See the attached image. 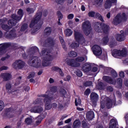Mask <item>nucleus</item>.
<instances>
[{
	"label": "nucleus",
	"mask_w": 128,
	"mask_h": 128,
	"mask_svg": "<svg viewBox=\"0 0 128 128\" xmlns=\"http://www.w3.org/2000/svg\"><path fill=\"white\" fill-rule=\"evenodd\" d=\"M40 55L44 56L43 61L42 64L40 59L38 56H34L31 66L36 68H42V66H50V60H52L56 58V56L52 53L48 52L46 49H42Z\"/></svg>",
	"instance_id": "f257e3e1"
},
{
	"label": "nucleus",
	"mask_w": 128,
	"mask_h": 128,
	"mask_svg": "<svg viewBox=\"0 0 128 128\" xmlns=\"http://www.w3.org/2000/svg\"><path fill=\"white\" fill-rule=\"evenodd\" d=\"M52 92L47 91L45 94L42 95L44 98V103L45 104L46 110H50L52 108V104L50 102L52 100V96H56V87H52L51 89Z\"/></svg>",
	"instance_id": "f03ea898"
},
{
	"label": "nucleus",
	"mask_w": 128,
	"mask_h": 128,
	"mask_svg": "<svg viewBox=\"0 0 128 128\" xmlns=\"http://www.w3.org/2000/svg\"><path fill=\"white\" fill-rule=\"evenodd\" d=\"M111 76L113 78H112L108 76H104L102 78L104 80L108 82V84H116L117 88H122V80L120 78H118L117 80V82H116V80H114V78H116L118 76V74L114 70H112L111 71Z\"/></svg>",
	"instance_id": "7ed1b4c3"
},
{
	"label": "nucleus",
	"mask_w": 128,
	"mask_h": 128,
	"mask_svg": "<svg viewBox=\"0 0 128 128\" xmlns=\"http://www.w3.org/2000/svg\"><path fill=\"white\" fill-rule=\"evenodd\" d=\"M92 50L94 54L97 56V58H99L104 60L108 58V54H106V52H105L102 54V50L100 46H98V45H94L92 47Z\"/></svg>",
	"instance_id": "20e7f679"
},
{
	"label": "nucleus",
	"mask_w": 128,
	"mask_h": 128,
	"mask_svg": "<svg viewBox=\"0 0 128 128\" xmlns=\"http://www.w3.org/2000/svg\"><path fill=\"white\" fill-rule=\"evenodd\" d=\"M8 20L6 18H4L3 19L0 20V26L2 27V30H6V32H8L10 30L11 28H12V26H14L16 24V21L12 20H10L8 22V24L10 26H8V25L4 24L6 22V21Z\"/></svg>",
	"instance_id": "39448f33"
},
{
	"label": "nucleus",
	"mask_w": 128,
	"mask_h": 128,
	"mask_svg": "<svg viewBox=\"0 0 128 128\" xmlns=\"http://www.w3.org/2000/svg\"><path fill=\"white\" fill-rule=\"evenodd\" d=\"M74 38L76 42L70 45V46L74 48H76L80 46V42H82L84 44V42H85L84 38L82 35L79 32L76 31L74 32Z\"/></svg>",
	"instance_id": "423d86ee"
},
{
	"label": "nucleus",
	"mask_w": 128,
	"mask_h": 128,
	"mask_svg": "<svg viewBox=\"0 0 128 128\" xmlns=\"http://www.w3.org/2000/svg\"><path fill=\"white\" fill-rule=\"evenodd\" d=\"M114 104V100H112L106 96H102L101 98V109L104 108V104L107 106V108H110L112 107V104Z\"/></svg>",
	"instance_id": "0eeeda50"
},
{
	"label": "nucleus",
	"mask_w": 128,
	"mask_h": 128,
	"mask_svg": "<svg viewBox=\"0 0 128 128\" xmlns=\"http://www.w3.org/2000/svg\"><path fill=\"white\" fill-rule=\"evenodd\" d=\"M84 60H88L86 56H84V58L78 57L75 60H74L66 59V62L68 66H79L80 63L78 62H84Z\"/></svg>",
	"instance_id": "6e6552de"
},
{
	"label": "nucleus",
	"mask_w": 128,
	"mask_h": 128,
	"mask_svg": "<svg viewBox=\"0 0 128 128\" xmlns=\"http://www.w3.org/2000/svg\"><path fill=\"white\" fill-rule=\"evenodd\" d=\"M40 18H42V13L40 12L38 14H36V16L34 20H32L30 24V28H33L35 24H38V26L36 30V32L40 28V26L42 24V21L40 20Z\"/></svg>",
	"instance_id": "1a4fd4ad"
},
{
	"label": "nucleus",
	"mask_w": 128,
	"mask_h": 128,
	"mask_svg": "<svg viewBox=\"0 0 128 128\" xmlns=\"http://www.w3.org/2000/svg\"><path fill=\"white\" fill-rule=\"evenodd\" d=\"M96 24L95 28L96 32H102V30L103 32L106 34L108 33V30H110L108 26L104 24H100L98 22H96ZM100 26H102V30L100 29Z\"/></svg>",
	"instance_id": "9d476101"
},
{
	"label": "nucleus",
	"mask_w": 128,
	"mask_h": 128,
	"mask_svg": "<svg viewBox=\"0 0 128 128\" xmlns=\"http://www.w3.org/2000/svg\"><path fill=\"white\" fill-rule=\"evenodd\" d=\"M128 52H126V49L123 48L122 51L118 49H114L112 51V56L114 58H118V56H126Z\"/></svg>",
	"instance_id": "9b49d317"
},
{
	"label": "nucleus",
	"mask_w": 128,
	"mask_h": 128,
	"mask_svg": "<svg viewBox=\"0 0 128 128\" xmlns=\"http://www.w3.org/2000/svg\"><path fill=\"white\" fill-rule=\"evenodd\" d=\"M126 20V14L123 13L122 16L120 14H118L114 18L112 24L116 26H118L119 24L122 22V20Z\"/></svg>",
	"instance_id": "f8f14e48"
},
{
	"label": "nucleus",
	"mask_w": 128,
	"mask_h": 128,
	"mask_svg": "<svg viewBox=\"0 0 128 128\" xmlns=\"http://www.w3.org/2000/svg\"><path fill=\"white\" fill-rule=\"evenodd\" d=\"M82 28L86 36H88L90 32V23L88 20H86L82 24Z\"/></svg>",
	"instance_id": "ddd939ff"
},
{
	"label": "nucleus",
	"mask_w": 128,
	"mask_h": 128,
	"mask_svg": "<svg viewBox=\"0 0 128 128\" xmlns=\"http://www.w3.org/2000/svg\"><path fill=\"white\" fill-rule=\"evenodd\" d=\"M14 68H22L24 66V62L22 60H16L12 64Z\"/></svg>",
	"instance_id": "4468645a"
},
{
	"label": "nucleus",
	"mask_w": 128,
	"mask_h": 128,
	"mask_svg": "<svg viewBox=\"0 0 128 128\" xmlns=\"http://www.w3.org/2000/svg\"><path fill=\"white\" fill-rule=\"evenodd\" d=\"M88 16L91 18H98L101 22H104V18L102 16V15L98 13H94V12H90L88 13Z\"/></svg>",
	"instance_id": "2eb2a0df"
},
{
	"label": "nucleus",
	"mask_w": 128,
	"mask_h": 128,
	"mask_svg": "<svg viewBox=\"0 0 128 128\" xmlns=\"http://www.w3.org/2000/svg\"><path fill=\"white\" fill-rule=\"evenodd\" d=\"M90 100L92 102V104L94 106H96V102H98V95L95 92L91 93L90 95Z\"/></svg>",
	"instance_id": "dca6fc26"
},
{
	"label": "nucleus",
	"mask_w": 128,
	"mask_h": 128,
	"mask_svg": "<svg viewBox=\"0 0 128 128\" xmlns=\"http://www.w3.org/2000/svg\"><path fill=\"white\" fill-rule=\"evenodd\" d=\"M18 16H16L15 14H13L12 15V18L13 20H22V16H24L22 10L20 9L18 11Z\"/></svg>",
	"instance_id": "f3484780"
},
{
	"label": "nucleus",
	"mask_w": 128,
	"mask_h": 128,
	"mask_svg": "<svg viewBox=\"0 0 128 128\" xmlns=\"http://www.w3.org/2000/svg\"><path fill=\"white\" fill-rule=\"evenodd\" d=\"M112 4H116V0H106L104 6L106 10H108V8H112Z\"/></svg>",
	"instance_id": "a211bd4d"
},
{
	"label": "nucleus",
	"mask_w": 128,
	"mask_h": 128,
	"mask_svg": "<svg viewBox=\"0 0 128 128\" xmlns=\"http://www.w3.org/2000/svg\"><path fill=\"white\" fill-rule=\"evenodd\" d=\"M91 70L92 64L88 63L84 64L82 68V70H83L84 72H90Z\"/></svg>",
	"instance_id": "6ab92c4d"
},
{
	"label": "nucleus",
	"mask_w": 128,
	"mask_h": 128,
	"mask_svg": "<svg viewBox=\"0 0 128 128\" xmlns=\"http://www.w3.org/2000/svg\"><path fill=\"white\" fill-rule=\"evenodd\" d=\"M42 110H44V109L42 108V107H40V106H36L33 108H32L30 110V112H34L35 114L36 113L40 114V112H42Z\"/></svg>",
	"instance_id": "aec40b11"
},
{
	"label": "nucleus",
	"mask_w": 128,
	"mask_h": 128,
	"mask_svg": "<svg viewBox=\"0 0 128 128\" xmlns=\"http://www.w3.org/2000/svg\"><path fill=\"white\" fill-rule=\"evenodd\" d=\"M0 78H4V80H8L10 78H12V75L10 73H4L0 75Z\"/></svg>",
	"instance_id": "412c9836"
},
{
	"label": "nucleus",
	"mask_w": 128,
	"mask_h": 128,
	"mask_svg": "<svg viewBox=\"0 0 128 128\" xmlns=\"http://www.w3.org/2000/svg\"><path fill=\"white\" fill-rule=\"evenodd\" d=\"M86 118L89 120H92L94 118V113L92 111H89L86 114Z\"/></svg>",
	"instance_id": "4be33fe9"
},
{
	"label": "nucleus",
	"mask_w": 128,
	"mask_h": 128,
	"mask_svg": "<svg viewBox=\"0 0 128 128\" xmlns=\"http://www.w3.org/2000/svg\"><path fill=\"white\" fill-rule=\"evenodd\" d=\"M118 124V120L116 119H112L110 121V128H116V124Z\"/></svg>",
	"instance_id": "5701e85b"
},
{
	"label": "nucleus",
	"mask_w": 128,
	"mask_h": 128,
	"mask_svg": "<svg viewBox=\"0 0 128 128\" xmlns=\"http://www.w3.org/2000/svg\"><path fill=\"white\" fill-rule=\"evenodd\" d=\"M10 46V43L0 44V52H4L6 48Z\"/></svg>",
	"instance_id": "b1692460"
},
{
	"label": "nucleus",
	"mask_w": 128,
	"mask_h": 128,
	"mask_svg": "<svg viewBox=\"0 0 128 128\" xmlns=\"http://www.w3.org/2000/svg\"><path fill=\"white\" fill-rule=\"evenodd\" d=\"M24 123L25 124H26L27 126H30V124H32V118L29 117L26 118L24 120Z\"/></svg>",
	"instance_id": "393cba45"
},
{
	"label": "nucleus",
	"mask_w": 128,
	"mask_h": 128,
	"mask_svg": "<svg viewBox=\"0 0 128 128\" xmlns=\"http://www.w3.org/2000/svg\"><path fill=\"white\" fill-rule=\"evenodd\" d=\"M116 40L118 42H122V40H124V34H118L116 35Z\"/></svg>",
	"instance_id": "a878e982"
},
{
	"label": "nucleus",
	"mask_w": 128,
	"mask_h": 128,
	"mask_svg": "<svg viewBox=\"0 0 128 128\" xmlns=\"http://www.w3.org/2000/svg\"><path fill=\"white\" fill-rule=\"evenodd\" d=\"M80 126V122L79 120H76L73 124V128H78Z\"/></svg>",
	"instance_id": "bb28decb"
},
{
	"label": "nucleus",
	"mask_w": 128,
	"mask_h": 128,
	"mask_svg": "<svg viewBox=\"0 0 128 128\" xmlns=\"http://www.w3.org/2000/svg\"><path fill=\"white\" fill-rule=\"evenodd\" d=\"M64 32L67 36H70L72 34V30L70 29H66L65 30Z\"/></svg>",
	"instance_id": "cd10ccee"
},
{
	"label": "nucleus",
	"mask_w": 128,
	"mask_h": 128,
	"mask_svg": "<svg viewBox=\"0 0 128 128\" xmlns=\"http://www.w3.org/2000/svg\"><path fill=\"white\" fill-rule=\"evenodd\" d=\"M44 32L46 36L50 35V34L52 32V28H50V27L46 28L44 30Z\"/></svg>",
	"instance_id": "c85d7f7f"
},
{
	"label": "nucleus",
	"mask_w": 128,
	"mask_h": 128,
	"mask_svg": "<svg viewBox=\"0 0 128 128\" xmlns=\"http://www.w3.org/2000/svg\"><path fill=\"white\" fill-rule=\"evenodd\" d=\"M57 14L58 16V24L59 26H62V23H60V20H62V13L60 12H58L57 13Z\"/></svg>",
	"instance_id": "c756f323"
},
{
	"label": "nucleus",
	"mask_w": 128,
	"mask_h": 128,
	"mask_svg": "<svg viewBox=\"0 0 128 128\" xmlns=\"http://www.w3.org/2000/svg\"><path fill=\"white\" fill-rule=\"evenodd\" d=\"M68 56L71 58H76L78 56V53L72 51L68 53Z\"/></svg>",
	"instance_id": "7c9ffc66"
},
{
	"label": "nucleus",
	"mask_w": 128,
	"mask_h": 128,
	"mask_svg": "<svg viewBox=\"0 0 128 128\" xmlns=\"http://www.w3.org/2000/svg\"><path fill=\"white\" fill-rule=\"evenodd\" d=\"M60 42L62 44V48H66V44H64V39L60 37Z\"/></svg>",
	"instance_id": "2f4dec72"
},
{
	"label": "nucleus",
	"mask_w": 128,
	"mask_h": 128,
	"mask_svg": "<svg viewBox=\"0 0 128 128\" xmlns=\"http://www.w3.org/2000/svg\"><path fill=\"white\" fill-rule=\"evenodd\" d=\"M81 102H82V100H80V98H78V100L76 99V100H75L76 106H80Z\"/></svg>",
	"instance_id": "473e14b6"
},
{
	"label": "nucleus",
	"mask_w": 128,
	"mask_h": 128,
	"mask_svg": "<svg viewBox=\"0 0 128 128\" xmlns=\"http://www.w3.org/2000/svg\"><path fill=\"white\" fill-rule=\"evenodd\" d=\"M26 28H28V24H24L22 26L20 30H21V32H24V31L26 30Z\"/></svg>",
	"instance_id": "72a5a7b5"
},
{
	"label": "nucleus",
	"mask_w": 128,
	"mask_h": 128,
	"mask_svg": "<svg viewBox=\"0 0 128 128\" xmlns=\"http://www.w3.org/2000/svg\"><path fill=\"white\" fill-rule=\"evenodd\" d=\"M4 108V102L0 100V112H2Z\"/></svg>",
	"instance_id": "f704fd0d"
},
{
	"label": "nucleus",
	"mask_w": 128,
	"mask_h": 128,
	"mask_svg": "<svg viewBox=\"0 0 128 128\" xmlns=\"http://www.w3.org/2000/svg\"><path fill=\"white\" fill-rule=\"evenodd\" d=\"M34 104H42V102H40V99H37L34 102Z\"/></svg>",
	"instance_id": "c9c22d12"
},
{
	"label": "nucleus",
	"mask_w": 128,
	"mask_h": 128,
	"mask_svg": "<svg viewBox=\"0 0 128 128\" xmlns=\"http://www.w3.org/2000/svg\"><path fill=\"white\" fill-rule=\"evenodd\" d=\"M92 82L89 81V82H87L85 83H84V86H92Z\"/></svg>",
	"instance_id": "e433bc0d"
},
{
	"label": "nucleus",
	"mask_w": 128,
	"mask_h": 128,
	"mask_svg": "<svg viewBox=\"0 0 128 128\" xmlns=\"http://www.w3.org/2000/svg\"><path fill=\"white\" fill-rule=\"evenodd\" d=\"M104 2V0H96L95 2L96 4H98V6L102 5V4Z\"/></svg>",
	"instance_id": "4c0bfd02"
},
{
	"label": "nucleus",
	"mask_w": 128,
	"mask_h": 128,
	"mask_svg": "<svg viewBox=\"0 0 128 128\" xmlns=\"http://www.w3.org/2000/svg\"><path fill=\"white\" fill-rule=\"evenodd\" d=\"M6 89L7 90H10V88H12V84H10V83H8L6 84Z\"/></svg>",
	"instance_id": "58836bf2"
},
{
	"label": "nucleus",
	"mask_w": 128,
	"mask_h": 128,
	"mask_svg": "<svg viewBox=\"0 0 128 128\" xmlns=\"http://www.w3.org/2000/svg\"><path fill=\"white\" fill-rule=\"evenodd\" d=\"M108 42V36L104 37L103 38V42L104 44H106Z\"/></svg>",
	"instance_id": "ea45409f"
},
{
	"label": "nucleus",
	"mask_w": 128,
	"mask_h": 128,
	"mask_svg": "<svg viewBox=\"0 0 128 128\" xmlns=\"http://www.w3.org/2000/svg\"><path fill=\"white\" fill-rule=\"evenodd\" d=\"M14 38H16V33H13L9 36L8 38H10V40H14Z\"/></svg>",
	"instance_id": "a19ab883"
},
{
	"label": "nucleus",
	"mask_w": 128,
	"mask_h": 128,
	"mask_svg": "<svg viewBox=\"0 0 128 128\" xmlns=\"http://www.w3.org/2000/svg\"><path fill=\"white\" fill-rule=\"evenodd\" d=\"M27 12H28V14H32L34 12V10L30 8H27Z\"/></svg>",
	"instance_id": "79ce46f5"
},
{
	"label": "nucleus",
	"mask_w": 128,
	"mask_h": 128,
	"mask_svg": "<svg viewBox=\"0 0 128 128\" xmlns=\"http://www.w3.org/2000/svg\"><path fill=\"white\" fill-rule=\"evenodd\" d=\"M34 74H34V72H30V74H29V75H28V78H34Z\"/></svg>",
	"instance_id": "37998d69"
},
{
	"label": "nucleus",
	"mask_w": 128,
	"mask_h": 128,
	"mask_svg": "<svg viewBox=\"0 0 128 128\" xmlns=\"http://www.w3.org/2000/svg\"><path fill=\"white\" fill-rule=\"evenodd\" d=\"M60 68L58 67L54 66L52 68V70H54V72H58L60 70Z\"/></svg>",
	"instance_id": "c03bdc74"
},
{
	"label": "nucleus",
	"mask_w": 128,
	"mask_h": 128,
	"mask_svg": "<svg viewBox=\"0 0 128 128\" xmlns=\"http://www.w3.org/2000/svg\"><path fill=\"white\" fill-rule=\"evenodd\" d=\"M90 94V89L86 90L84 92L85 96H88V94Z\"/></svg>",
	"instance_id": "a18cd8bd"
},
{
	"label": "nucleus",
	"mask_w": 128,
	"mask_h": 128,
	"mask_svg": "<svg viewBox=\"0 0 128 128\" xmlns=\"http://www.w3.org/2000/svg\"><path fill=\"white\" fill-rule=\"evenodd\" d=\"M74 14H70L68 15V20H72L74 18Z\"/></svg>",
	"instance_id": "49530a36"
},
{
	"label": "nucleus",
	"mask_w": 128,
	"mask_h": 128,
	"mask_svg": "<svg viewBox=\"0 0 128 128\" xmlns=\"http://www.w3.org/2000/svg\"><path fill=\"white\" fill-rule=\"evenodd\" d=\"M66 90H64V89H62L60 90V94H62V96H64V94H66Z\"/></svg>",
	"instance_id": "de8ad7c7"
},
{
	"label": "nucleus",
	"mask_w": 128,
	"mask_h": 128,
	"mask_svg": "<svg viewBox=\"0 0 128 128\" xmlns=\"http://www.w3.org/2000/svg\"><path fill=\"white\" fill-rule=\"evenodd\" d=\"M76 74L78 76H82V72H80V70H78L76 72Z\"/></svg>",
	"instance_id": "09e8293b"
},
{
	"label": "nucleus",
	"mask_w": 128,
	"mask_h": 128,
	"mask_svg": "<svg viewBox=\"0 0 128 128\" xmlns=\"http://www.w3.org/2000/svg\"><path fill=\"white\" fill-rule=\"evenodd\" d=\"M64 0H56V2H58V4H64Z\"/></svg>",
	"instance_id": "8fccbe9b"
},
{
	"label": "nucleus",
	"mask_w": 128,
	"mask_h": 128,
	"mask_svg": "<svg viewBox=\"0 0 128 128\" xmlns=\"http://www.w3.org/2000/svg\"><path fill=\"white\" fill-rule=\"evenodd\" d=\"M125 120L126 122V124H128V113L126 114L124 116Z\"/></svg>",
	"instance_id": "3c124183"
},
{
	"label": "nucleus",
	"mask_w": 128,
	"mask_h": 128,
	"mask_svg": "<svg viewBox=\"0 0 128 128\" xmlns=\"http://www.w3.org/2000/svg\"><path fill=\"white\" fill-rule=\"evenodd\" d=\"M11 92H12L13 94H18V92H20V90H12Z\"/></svg>",
	"instance_id": "603ef678"
},
{
	"label": "nucleus",
	"mask_w": 128,
	"mask_h": 128,
	"mask_svg": "<svg viewBox=\"0 0 128 128\" xmlns=\"http://www.w3.org/2000/svg\"><path fill=\"white\" fill-rule=\"evenodd\" d=\"M70 80V76H68L66 78H64L66 82H68Z\"/></svg>",
	"instance_id": "864d4df0"
},
{
	"label": "nucleus",
	"mask_w": 128,
	"mask_h": 128,
	"mask_svg": "<svg viewBox=\"0 0 128 128\" xmlns=\"http://www.w3.org/2000/svg\"><path fill=\"white\" fill-rule=\"evenodd\" d=\"M97 70H98V68L94 66L92 68V72H97Z\"/></svg>",
	"instance_id": "5fc2aeb1"
},
{
	"label": "nucleus",
	"mask_w": 128,
	"mask_h": 128,
	"mask_svg": "<svg viewBox=\"0 0 128 128\" xmlns=\"http://www.w3.org/2000/svg\"><path fill=\"white\" fill-rule=\"evenodd\" d=\"M120 78H124V73L122 72H120Z\"/></svg>",
	"instance_id": "6e6d98bb"
},
{
	"label": "nucleus",
	"mask_w": 128,
	"mask_h": 128,
	"mask_svg": "<svg viewBox=\"0 0 128 128\" xmlns=\"http://www.w3.org/2000/svg\"><path fill=\"white\" fill-rule=\"evenodd\" d=\"M8 70V67L3 66L0 68V70Z\"/></svg>",
	"instance_id": "4d7b16f0"
},
{
	"label": "nucleus",
	"mask_w": 128,
	"mask_h": 128,
	"mask_svg": "<svg viewBox=\"0 0 128 128\" xmlns=\"http://www.w3.org/2000/svg\"><path fill=\"white\" fill-rule=\"evenodd\" d=\"M72 119V118H68L67 120H65V124H68V122H70Z\"/></svg>",
	"instance_id": "13d9d810"
},
{
	"label": "nucleus",
	"mask_w": 128,
	"mask_h": 128,
	"mask_svg": "<svg viewBox=\"0 0 128 128\" xmlns=\"http://www.w3.org/2000/svg\"><path fill=\"white\" fill-rule=\"evenodd\" d=\"M58 72L61 76H64V73L62 72V70L60 68L58 70Z\"/></svg>",
	"instance_id": "bf43d9fd"
},
{
	"label": "nucleus",
	"mask_w": 128,
	"mask_h": 128,
	"mask_svg": "<svg viewBox=\"0 0 128 128\" xmlns=\"http://www.w3.org/2000/svg\"><path fill=\"white\" fill-rule=\"evenodd\" d=\"M32 48L34 50V52H38V48L36 46L32 47Z\"/></svg>",
	"instance_id": "052dcab7"
},
{
	"label": "nucleus",
	"mask_w": 128,
	"mask_h": 128,
	"mask_svg": "<svg viewBox=\"0 0 128 128\" xmlns=\"http://www.w3.org/2000/svg\"><path fill=\"white\" fill-rule=\"evenodd\" d=\"M81 10H82V12H84V10H86V7H84V6H82Z\"/></svg>",
	"instance_id": "680f3d73"
},
{
	"label": "nucleus",
	"mask_w": 128,
	"mask_h": 128,
	"mask_svg": "<svg viewBox=\"0 0 128 128\" xmlns=\"http://www.w3.org/2000/svg\"><path fill=\"white\" fill-rule=\"evenodd\" d=\"M107 90H109V92H112L113 90L112 88V86L108 87Z\"/></svg>",
	"instance_id": "e2e57ef3"
},
{
	"label": "nucleus",
	"mask_w": 128,
	"mask_h": 128,
	"mask_svg": "<svg viewBox=\"0 0 128 128\" xmlns=\"http://www.w3.org/2000/svg\"><path fill=\"white\" fill-rule=\"evenodd\" d=\"M54 79H52V78H50V80H49V82L50 84H52L54 83Z\"/></svg>",
	"instance_id": "0e129e2a"
},
{
	"label": "nucleus",
	"mask_w": 128,
	"mask_h": 128,
	"mask_svg": "<svg viewBox=\"0 0 128 128\" xmlns=\"http://www.w3.org/2000/svg\"><path fill=\"white\" fill-rule=\"evenodd\" d=\"M40 122H42V120H38L36 121V124L37 126H38V124H40Z\"/></svg>",
	"instance_id": "69168bd1"
},
{
	"label": "nucleus",
	"mask_w": 128,
	"mask_h": 128,
	"mask_svg": "<svg viewBox=\"0 0 128 128\" xmlns=\"http://www.w3.org/2000/svg\"><path fill=\"white\" fill-rule=\"evenodd\" d=\"M106 18H110V12L108 13V14H106Z\"/></svg>",
	"instance_id": "338daca9"
},
{
	"label": "nucleus",
	"mask_w": 128,
	"mask_h": 128,
	"mask_svg": "<svg viewBox=\"0 0 128 128\" xmlns=\"http://www.w3.org/2000/svg\"><path fill=\"white\" fill-rule=\"evenodd\" d=\"M52 108H56V106H58V104H56V103H54L52 104Z\"/></svg>",
	"instance_id": "774afa93"
}]
</instances>
